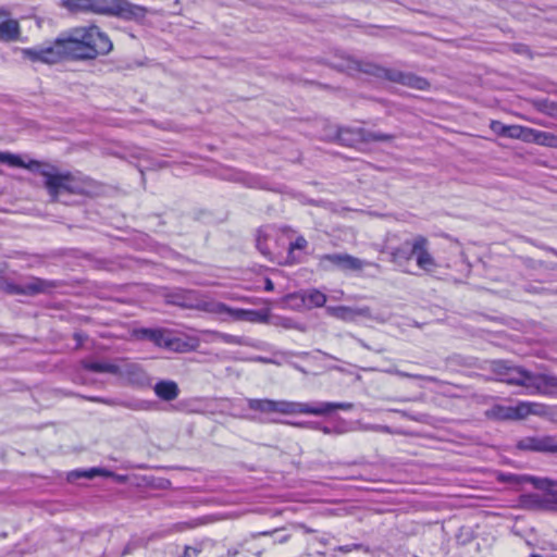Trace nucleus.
Here are the masks:
<instances>
[{"label": "nucleus", "mask_w": 557, "mask_h": 557, "mask_svg": "<svg viewBox=\"0 0 557 557\" xmlns=\"http://www.w3.org/2000/svg\"><path fill=\"white\" fill-rule=\"evenodd\" d=\"M491 371L498 381L523 387L527 395L557 396L556 375L532 372L503 359L492 361Z\"/></svg>", "instance_id": "1"}, {"label": "nucleus", "mask_w": 557, "mask_h": 557, "mask_svg": "<svg viewBox=\"0 0 557 557\" xmlns=\"http://www.w3.org/2000/svg\"><path fill=\"white\" fill-rule=\"evenodd\" d=\"M246 401L250 410L259 412L261 414L306 413L313 416H325L333 412L336 409L348 411L354 408V404L351 403L320 401L315 404H308L288 400H273L269 398H247Z\"/></svg>", "instance_id": "2"}, {"label": "nucleus", "mask_w": 557, "mask_h": 557, "mask_svg": "<svg viewBox=\"0 0 557 557\" xmlns=\"http://www.w3.org/2000/svg\"><path fill=\"white\" fill-rule=\"evenodd\" d=\"M67 48L72 59L92 60L106 55L113 49L109 36L96 25L74 29V36L67 37Z\"/></svg>", "instance_id": "3"}, {"label": "nucleus", "mask_w": 557, "mask_h": 557, "mask_svg": "<svg viewBox=\"0 0 557 557\" xmlns=\"http://www.w3.org/2000/svg\"><path fill=\"white\" fill-rule=\"evenodd\" d=\"M44 176V186L52 201H61L63 195H79L84 188L70 172H59L54 165L40 162L37 172Z\"/></svg>", "instance_id": "4"}, {"label": "nucleus", "mask_w": 557, "mask_h": 557, "mask_svg": "<svg viewBox=\"0 0 557 557\" xmlns=\"http://www.w3.org/2000/svg\"><path fill=\"white\" fill-rule=\"evenodd\" d=\"M395 135L373 132L363 127L338 126L333 139L342 146L357 147L371 141H392Z\"/></svg>", "instance_id": "5"}, {"label": "nucleus", "mask_w": 557, "mask_h": 557, "mask_svg": "<svg viewBox=\"0 0 557 557\" xmlns=\"http://www.w3.org/2000/svg\"><path fill=\"white\" fill-rule=\"evenodd\" d=\"M62 285L61 281L32 276L27 282L22 284L4 281L1 283V288L9 295L36 296L39 294H51L53 289Z\"/></svg>", "instance_id": "6"}, {"label": "nucleus", "mask_w": 557, "mask_h": 557, "mask_svg": "<svg viewBox=\"0 0 557 557\" xmlns=\"http://www.w3.org/2000/svg\"><path fill=\"white\" fill-rule=\"evenodd\" d=\"M163 298L166 305L176 306L182 309L211 310L210 304L202 300L199 293L194 289L169 288L163 293Z\"/></svg>", "instance_id": "7"}, {"label": "nucleus", "mask_w": 557, "mask_h": 557, "mask_svg": "<svg viewBox=\"0 0 557 557\" xmlns=\"http://www.w3.org/2000/svg\"><path fill=\"white\" fill-rule=\"evenodd\" d=\"M24 57L33 62H42L54 64L63 58H71L70 49L67 48V38H58L52 46L38 49H24Z\"/></svg>", "instance_id": "8"}, {"label": "nucleus", "mask_w": 557, "mask_h": 557, "mask_svg": "<svg viewBox=\"0 0 557 557\" xmlns=\"http://www.w3.org/2000/svg\"><path fill=\"white\" fill-rule=\"evenodd\" d=\"M342 72L352 73L361 72L376 78L389 81L393 69L384 67L369 61L357 60L350 55H343L341 62L334 65Z\"/></svg>", "instance_id": "9"}, {"label": "nucleus", "mask_w": 557, "mask_h": 557, "mask_svg": "<svg viewBox=\"0 0 557 557\" xmlns=\"http://www.w3.org/2000/svg\"><path fill=\"white\" fill-rule=\"evenodd\" d=\"M134 335L138 339L148 341L158 347L174 351H182L183 346L186 345L182 339L171 336V333L164 329L141 327L135 330Z\"/></svg>", "instance_id": "10"}, {"label": "nucleus", "mask_w": 557, "mask_h": 557, "mask_svg": "<svg viewBox=\"0 0 557 557\" xmlns=\"http://www.w3.org/2000/svg\"><path fill=\"white\" fill-rule=\"evenodd\" d=\"M516 448L521 451L557 454V440L552 435L524 436L517 441Z\"/></svg>", "instance_id": "11"}, {"label": "nucleus", "mask_w": 557, "mask_h": 557, "mask_svg": "<svg viewBox=\"0 0 557 557\" xmlns=\"http://www.w3.org/2000/svg\"><path fill=\"white\" fill-rule=\"evenodd\" d=\"M364 262L348 253H327L319 258V268L325 271L332 269L360 271Z\"/></svg>", "instance_id": "12"}, {"label": "nucleus", "mask_w": 557, "mask_h": 557, "mask_svg": "<svg viewBox=\"0 0 557 557\" xmlns=\"http://www.w3.org/2000/svg\"><path fill=\"white\" fill-rule=\"evenodd\" d=\"M117 370L115 375L124 380L128 385L146 387L150 384L149 375L137 363L123 362L122 364H117Z\"/></svg>", "instance_id": "13"}, {"label": "nucleus", "mask_w": 557, "mask_h": 557, "mask_svg": "<svg viewBox=\"0 0 557 557\" xmlns=\"http://www.w3.org/2000/svg\"><path fill=\"white\" fill-rule=\"evenodd\" d=\"M527 406L518 403L516 406H505L496 404L486 412V417L495 421H515L527 418Z\"/></svg>", "instance_id": "14"}, {"label": "nucleus", "mask_w": 557, "mask_h": 557, "mask_svg": "<svg viewBox=\"0 0 557 557\" xmlns=\"http://www.w3.org/2000/svg\"><path fill=\"white\" fill-rule=\"evenodd\" d=\"M147 8L132 3L127 0H119L112 16L132 22H141L147 15Z\"/></svg>", "instance_id": "15"}, {"label": "nucleus", "mask_w": 557, "mask_h": 557, "mask_svg": "<svg viewBox=\"0 0 557 557\" xmlns=\"http://www.w3.org/2000/svg\"><path fill=\"white\" fill-rule=\"evenodd\" d=\"M391 74L392 75L389 76V82L392 83H397L417 90H428L430 88V83L426 78L418 76L413 73L393 69Z\"/></svg>", "instance_id": "16"}, {"label": "nucleus", "mask_w": 557, "mask_h": 557, "mask_svg": "<svg viewBox=\"0 0 557 557\" xmlns=\"http://www.w3.org/2000/svg\"><path fill=\"white\" fill-rule=\"evenodd\" d=\"M326 313L333 318L342 321H354L357 317H371V309L369 307L352 308L348 306H329Z\"/></svg>", "instance_id": "17"}, {"label": "nucleus", "mask_w": 557, "mask_h": 557, "mask_svg": "<svg viewBox=\"0 0 557 557\" xmlns=\"http://www.w3.org/2000/svg\"><path fill=\"white\" fill-rule=\"evenodd\" d=\"M419 243L421 247L417 249L414 253L417 265L423 271L432 273L437 269V263L429 251V239L422 235H419Z\"/></svg>", "instance_id": "18"}, {"label": "nucleus", "mask_w": 557, "mask_h": 557, "mask_svg": "<svg viewBox=\"0 0 557 557\" xmlns=\"http://www.w3.org/2000/svg\"><path fill=\"white\" fill-rule=\"evenodd\" d=\"M419 244V235L412 239L404 240L399 246L392 249V260L399 264L411 260L414 258L416 250L421 247Z\"/></svg>", "instance_id": "19"}, {"label": "nucleus", "mask_w": 557, "mask_h": 557, "mask_svg": "<svg viewBox=\"0 0 557 557\" xmlns=\"http://www.w3.org/2000/svg\"><path fill=\"white\" fill-rule=\"evenodd\" d=\"M520 500L527 509L552 511L548 492L522 494Z\"/></svg>", "instance_id": "20"}, {"label": "nucleus", "mask_w": 557, "mask_h": 557, "mask_svg": "<svg viewBox=\"0 0 557 557\" xmlns=\"http://www.w3.org/2000/svg\"><path fill=\"white\" fill-rule=\"evenodd\" d=\"M154 394L164 401H172L180 395V388L176 382L172 380H161L153 386Z\"/></svg>", "instance_id": "21"}, {"label": "nucleus", "mask_w": 557, "mask_h": 557, "mask_svg": "<svg viewBox=\"0 0 557 557\" xmlns=\"http://www.w3.org/2000/svg\"><path fill=\"white\" fill-rule=\"evenodd\" d=\"M0 163L7 164L11 168L27 169L34 173H36L40 166V161L30 160L29 162H25L18 154L4 151H0Z\"/></svg>", "instance_id": "22"}, {"label": "nucleus", "mask_w": 557, "mask_h": 557, "mask_svg": "<svg viewBox=\"0 0 557 557\" xmlns=\"http://www.w3.org/2000/svg\"><path fill=\"white\" fill-rule=\"evenodd\" d=\"M85 398L90 401H94V403H100V404H106V405H110V406L119 404L120 406H122L124 408L137 410V411L149 409V403L146 400H124V401L116 403L113 399H107V398H102V397H98V396H90V397H85Z\"/></svg>", "instance_id": "23"}, {"label": "nucleus", "mask_w": 557, "mask_h": 557, "mask_svg": "<svg viewBox=\"0 0 557 557\" xmlns=\"http://www.w3.org/2000/svg\"><path fill=\"white\" fill-rule=\"evenodd\" d=\"M535 488L541 492H548L552 511L557 512V480L541 478L535 480Z\"/></svg>", "instance_id": "24"}, {"label": "nucleus", "mask_w": 557, "mask_h": 557, "mask_svg": "<svg viewBox=\"0 0 557 557\" xmlns=\"http://www.w3.org/2000/svg\"><path fill=\"white\" fill-rule=\"evenodd\" d=\"M119 0H89L87 12L112 16Z\"/></svg>", "instance_id": "25"}, {"label": "nucleus", "mask_w": 557, "mask_h": 557, "mask_svg": "<svg viewBox=\"0 0 557 557\" xmlns=\"http://www.w3.org/2000/svg\"><path fill=\"white\" fill-rule=\"evenodd\" d=\"M20 36V25L15 20H7L0 23V40L14 41Z\"/></svg>", "instance_id": "26"}, {"label": "nucleus", "mask_w": 557, "mask_h": 557, "mask_svg": "<svg viewBox=\"0 0 557 557\" xmlns=\"http://www.w3.org/2000/svg\"><path fill=\"white\" fill-rule=\"evenodd\" d=\"M82 367L84 370L94 373H110L115 375L116 372L119 371L117 364L101 361L83 360Z\"/></svg>", "instance_id": "27"}, {"label": "nucleus", "mask_w": 557, "mask_h": 557, "mask_svg": "<svg viewBox=\"0 0 557 557\" xmlns=\"http://www.w3.org/2000/svg\"><path fill=\"white\" fill-rule=\"evenodd\" d=\"M307 309L323 307L326 302V295L317 288L302 289Z\"/></svg>", "instance_id": "28"}, {"label": "nucleus", "mask_w": 557, "mask_h": 557, "mask_svg": "<svg viewBox=\"0 0 557 557\" xmlns=\"http://www.w3.org/2000/svg\"><path fill=\"white\" fill-rule=\"evenodd\" d=\"M114 473L107 470V469H103V468H90V469H87V470H75V471H72L69 475V479L72 480V479H78V478H85V479H94L96 476H104V478H109V476H113Z\"/></svg>", "instance_id": "29"}, {"label": "nucleus", "mask_w": 557, "mask_h": 557, "mask_svg": "<svg viewBox=\"0 0 557 557\" xmlns=\"http://www.w3.org/2000/svg\"><path fill=\"white\" fill-rule=\"evenodd\" d=\"M500 481L509 483L511 485H523L525 483H530L535 488V480H541L540 476L529 475V474H515V473H504L499 476Z\"/></svg>", "instance_id": "30"}, {"label": "nucleus", "mask_w": 557, "mask_h": 557, "mask_svg": "<svg viewBox=\"0 0 557 557\" xmlns=\"http://www.w3.org/2000/svg\"><path fill=\"white\" fill-rule=\"evenodd\" d=\"M285 302H286L287 307H289L290 309L296 310V311H301V310L307 309L304 290L288 294L285 297Z\"/></svg>", "instance_id": "31"}, {"label": "nucleus", "mask_w": 557, "mask_h": 557, "mask_svg": "<svg viewBox=\"0 0 557 557\" xmlns=\"http://www.w3.org/2000/svg\"><path fill=\"white\" fill-rule=\"evenodd\" d=\"M294 425L302 426V425H309L315 430H320L324 434H343L347 432V429L345 428L344 423L337 424L334 426H326L321 425L319 422H308V423H293Z\"/></svg>", "instance_id": "32"}, {"label": "nucleus", "mask_w": 557, "mask_h": 557, "mask_svg": "<svg viewBox=\"0 0 557 557\" xmlns=\"http://www.w3.org/2000/svg\"><path fill=\"white\" fill-rule=\"evenodd\" d=\"M62 4L71 12H87L89 0H62Z\"/></svg>", "instance_id": "33"}, {"label": "nucleus", "mask_w": 557, "mask_h": 557, "mask_svg": "<svg viewBox=\"0 0 557 557\" xmlns=\"http://www.w3.org/2000/svg\"><path fill=\"white\" fill-rule=\"evenodd\" d=\"M256 247L263 256H265V257L271 256V251L267 245V235L263 234L261 231H259L257 234Z\"/></svg>", "instance_id": "34"}, {"label": "nucleus", "mask_w": 557, "mask_h": 557, "mask_svg": "<svg viewBox=\"0 0 557 557\" xmlns=\"http://www.w3.org/2000/svg\"><path fill=\"white\" fill-rule=\"evenodd\" d=\"M520 405L527 406V417L530 414H543L545 412V406L543 404L539 403H532V401H519Z\"/></svg>", "instance_id": "35"}, {"label": "nucleus", "mask_w": 557, "mask_h": 557, "mask_svg": "<svg viewBox=\"0 0 557 557\" xmlns=\"http://www.w3.org/2000/svg\"><path fill=\"white\" fill-rule=\"evenodd\" d=\"M389 411L399 413L401 417L416 421V422H424L425 421V414L423 413H412L410 411L400 410V409H391Z\"/></svg>", "instance_id": "36"}, {"label": "nucleus", "mask_w": 557, "mask_h": 557, "mask_svg": "<svg viewBox=\"0 0 557 557\" xmlns=\"http://www.w3.org/2000/svg\"><path fill=\"white\" fill-rule=\"evenodd\" d=\"M557 138L546 132H539L536 135V141L547 146H556L555 141Z\"/></svg>", "instance_id": "37"}, {"label": "nucleus", "mask_w": 557, "mask_h": 557, "mask_svg": "<svg viewBox=\"0 0 557 557\" xmlns=\"http://www.w3.org/2000/svg\"><path fill=\"white\" fill-rule=\"evenodd\" d=\"M523 128L519 125H507L504 137L506 138H520Z\"/></svg>", "instance_id": "38"}, {"label": "nucleus", "mask_w": 557, "mask_h": 557, "mask_svg": "<svg viewBox=\"0 0 557 557\" xmlns=\"http://www.w3.org/2000/svg\"><path fill=\"white\" fill-rule=\"evenodd\" d=\"M220 337L225 344H231V345H244L245 344L244 338L240 336L223 333L220 335Z\"/></svg>", "instance_id": "39"}, {"label": "nucleus", "mask_w": 557, "mask_h": 557, "mask_svg": "<svg viewBox=\"0 0 557 557\" xmlns=\"http://www.w3.org/2000/svg\"><path fill=\"white\" fill-rule=\"evenodd\" d=\"M506 126L504 123H502L500 121H496V120H492L491 123H490V128L491 131L496 134L497 136H500V137H504L505 135V129H506Z\"/></svg>", "instance_id": "40"}, {"label": "nucleus", "mask_w": 557, "mask_h": 557, "mask_svg": "<svg viewBox=\"0 0 557 557\" xmlns=\"http://www.w3.org/2000/svg\"><path fill=\"white\" fill-rule=\"evenodd\" d=\"M282 326L285 329H295L300 332L307 331V326L305 324L298 323V322L294 321L293 319H284L282 322Z\"/></svg>", "instance_id": "41"}, {"label": "nucleus", "mask_w": 557, "mask_h": 557, "mask_svg": "<svg viewBox=\"0 0 557 557\" xmlns=\"http://www.w3.org/2000/svg\"><path fill=\"white\" fill-rule=\"evenodd\" d=\"M307 240L304 236H298L294 242L289 245V250L294 249H305L307 247Z\"/></svg>", "instance_id": "42"}, {"label": "nucleus", "mask_w": 557, "mask_h": 557, "mask_svg": "<svg viewBox=\"0 0 557 557\" xmlns=\"http://www.w3.org/2000/svg\"><path fill=\"white\" fill-rule=\"evenodd\" d=\"M247 317L246 319L249 321H256L260 313L256 310H238L237 317Z\"/></svg>", "instance_id": "43"}, {"label": "nucleus", "mask_w": 557, "mask_h": 557, "mask_svg": "<svg viewBox=\"0 0 557 557\" xmlns=\"http://www.w3.org/2000/svg\"><path fill=\"white\" fill-rule=\"evenodd\" d=\"M242 417L245 418V419L251 420V421H258V422H262V423H265V422H277L274 419L256 417V416H242Z\"/></svg>", "instance_id": "44"}, {"label": "nucleus", "mask_w": 557, "mask_h": 557, "mask_svg": "<svg viewBox=\"0 0 557 557\" xmlns=\"http://www.w3.org/2000/svg\"><path fill=\"white\" fill-rule=\"evenodd\" d=\"M198 555V550L196 548L186 547L184 550L183 557H196Z\"/></svg>", "instance_id": "45"}, {"label": "nucleus", "mask_w": 557, "mask_h": 557, "mask_svg": "<svg viewBox=\"0 0 557 557\" xmlns=\"http://www.w3.org/2000/svg\"><path fill=\"white\" fill-rule=\"evenodd\" d=\"M395 373L401 377H412V379H418L420 377V375H416V374H410V373H407V372H403V371H399V370H396Z\"/></svg>", "instance_id": "46"}, {"label": "nucleus", "mask_w": 557, "mask_h": 557, "mask_svg": "<svg viewBox=\"0 0 557 557\" xmlns=\"http://www.w3.org/2000/svg\"><path fill=\"white\" fill-rule=\"evenodd\" d=\"M264 289L268 292H272L274 289V284L270 278L265 280V286Z\"/></svg>", "instance_id": "47"}, {"label": "nucleus", "mask_w": 557, "mask_h": 557, "mask_svg": "<svg viewBox=\"0 0 557 557\" xmlns=\"http://www.w3.org/2000/svg\"><path fill=\"white\" fill-rule=\"evenodd\" d=\"M230 309L224 304H216V312L222 313Z\"/></svg>", "instance_id": "48"}, {"label": "nucleus", "mask_w": 557, "mask_h": 557, "mask_svg": "<svg viewBox=\"0 0 557 557\" xmlns=\"http://www.w3.org/2000/svg\"><path fill=\"white\" fill-rule=\"evenodd\" d=\"M86 336L82 333H75L74 338L77 341L78 345H81Z\"/></svg>", "instance_id": "49"}, {"label": "nucleus", "mask_w": 557, "mask_h": 557, "mask_svg": "<svg viewBox=\"0 0 557 557\" xmlns=\"http://www.w3.org/2000/svg\"><path fill=\"white\" fill-rule=\"evenodd\" d=\"M375 430H379V431H382V432H385V433H391V428L387 426V425L376 426Z\"/></svg>", "instance_id": "50"}, {"label": "nucleus", "mask_w": 557, "mask_h": 557, "mask_svg": "<svg viewBox=\"0 0 557 557\" xmlns=\"http://www.w3.org/2000/svg\"><path fill=\"white\" fill-rule=\"evenodd\" d=\"M527 50H528V48L525 46H523V45H518L517 48L515 49V51L518 52V53H522V52H524Z\"/></svg>", "instance_id": "51"}, {"label": "nucleus", "mask_w": 557, "mask_h": 557, "mask_svg": "<svg viewBox=\"0 0 557 557\" xmlns=\"http://www.w3.org/2000/svg\"><path fill=\"white\" fill-rule=\"evenodd\" d=\"M549 114L557 117V104H555V103L552 104Z\"/></svg>", "instance_id": "52"}, {"label": "nucleus", "mask_w": 557, "mask_h": 557, "mask_svg": "<svg viewBox=\"0 0 557 557\" xmlns=\"http://www.w3.org/2000/svg\"><path fill=\"white\" fill-rule=\"evenodd\" d=\"M543 249H545L546 251L550 252V253H554L555 256H557V250L553 247H548V246H542Z\"/></svg>", "instance_id": "53"}, {"label": "nucleus", "mask_w": 557, "mask_h": 557, "mask_svg": "<svg viewBox=\"0 0 557 557\" xmlns=\"http://www.w3.org/2000/svg\"><path fill=\"white\" fill-rule=\"evenodd\" d=\"M9 15V12L2 8H0V16H7Z\"/></svg>", "instance_id": "54"}, {"label": "nucleus", "mask_w": 557, "mask_h": 557, "mask_svg": "<svg viewBox=\"0 0 557 557\" xmlns=\"http://www.w3.org/2000/svg\"><path fill=\"white\" fill-rule=\"evenodd\" d=\"M360 345H361L363 348H366V349H369V350L371 349V347H370L368 344H366L363 341H360Z\"/></svg>", "instance_id": "55"}, {"label": "nucleus", "mask_w": 557, "mask_h": 557, "mask_svg": "<svg viewBox=\"0 0 557 557\" xmlns=\"http://www.w3.org/2000/svg\"><path fill=\"white\" fill-rule=\"evenodd\" d=\"M287 539H288V535H284L280 539V542L283 543V542L287 541Z\"/></svg>", "instance_id": "56"}, {"label": "nucleus", "mask_w": 557, "mask_h": 557, "mask_svg": "<svg viewBox=\"0 0 557 557\" xmlns=\"http://www.w3.org/2000/svg\"><path fill=\"white\" fill-rule=\"evenodd\" d=\"M339 549H341L342 552H349V548H348V547H339Z\"/></svg>", "instance_id": "57"}]
</instances>
